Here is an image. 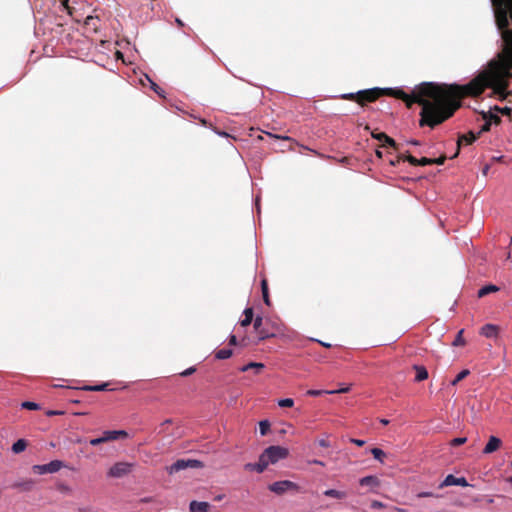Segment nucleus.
Masks as SVG:
<instances>
[{"label":"nucleus","instance_id":"obj_1","mask_svg":"<svg viewBox=\"0 0 512 512\" xmlns=\"http://www.w3.org/2000/svg\"><path fill=\"white\" fill-rule=\"evenodd\" d=\"M486 86H492L496 92L505 88L501 75L480 73L466 85L436 84L425 82L417 86L409 95L401 89L383 88L384 95L401 99L408 108L417 103L422 106L420 126L434 128L451 118L461 106V99L467 96H480Z\"/></svg>","mask_w":512,"mask_h":512},{"label":"nucleus","instance_id":"obj_2","mask_svg":"<svg viewBox=\"0 0 512 512\" xmlns=\"http://www.w3.org/2000/svg\"><path fill=\"white\" fill-rule=\"evenodd\" d=\"M495 20L505 43L506 57L498 63L512 68V0H492Z\"/></svg>","mask_w":512,"mask_h":512},{"label":"nucleus","instance_id":"obj_3","mask_svg":"<svg viewBox=\"0 0 512 512\" xmlns=\"http://www.w3.org/2000/svg\"><path fill=\"white\" fill-rule=\"evenodd\" d=\"M509 70H510L509 67L504 64H501L498 62H491L490 69L483 72V73H495V74L501 75V77L503 78L504 83H505V88L503 91L496 92L495 88L492 86L485 87V88L493 89L494 94H496L500 100H507L509 96H512V92L507 91V87H508L507 78L510 76Z\"/></svg>","mask_w":512,"mask_h":512},{"label":"nucleus","instance_id":"obj_4","mask_svg":"<svg viewBox=\"0 0 512 512\" xmlns=\"http://www.w3.org/2000/svg\"><path fill=\"white\" fill-rule=\"evenodd\" d=\"M288 454L289 451L287 448L281 446H269L262 452L261 457L265 462H267L268 466L270 464L277 463L279 460L285 459Z\"/></svg>","mask_w":512,"mask_h":512},{"label":"nucleus","instance_id":"obj_5","mask_svg":"<svg viewBox=\"0 0 512 512\" xmlns=\"http://www.w3.org/2000/svg\"><path fill=\"white\" fill-rule=\"evenodd\" d=\"M383 88H372L358 91V104L365 106L367 103L375 102L381 96H384Z\"/></svg>","mask_w":512,"mask_h":512},{"label":"nucleus","instance_id":"obj_6","mask_svg":"<svg viewBox=\"0 0 512 512\" xmlns=\"http://www.w3.org/2000/svg\"><path fill=\"white\" fill-rule=\"evenodd\" d=\"M268 489L277 495H283L284 493H286L288 491H294V492L300 491L299 485L290 480L276 481V482L270 484L268 486Z\"/></svg>","mask_w":512,"mask_h":512},{"label":"nucleus","instance_id":"obj_7","mask_svg":"<svg viewBox=\"0 0 512 512\" xmlns=\"http://www.w3.org/2000/svg\"><path fill=\"white\" fill-rule=\"evenodd\" d=\"M202 462L194 459H179L175 463H173L171 466L167 467V471L169 474H175L181 470L187 469V468H200L202 467Z\"/></svg>","mask_w":512,"mask_h":512},{"label":"nucleus","instance_id":"obj_8","mask_svg":"<svg viewBox=\"0 0 512 512\" xmlns=\"http://www.w3.org/2000/svg\"><path fill=\"white\" fill-rule=\"evenodd\" d=\"M132 466V464L127 462H117L109 469L108 476L111 478H121L131 472Z\"/></svg>","mask_w":512,"mask_h":512},{"label":"nucleus","instance_id":"obj_9","mask_svg":"<svg viewBox=\"0 0 512 512\" xmlns=\"http://www.w3.org/2000/svg\"><path fill=\"white\" fill-rule=\"evenodd\" d=\"M128 436L127 432L124 430H107L102 433L101 439L104 443L114 441L120 438H126Z\"/></svg>","mask_w":512,"mask_h":512},{"label":"nucleus","instance_id":"obj_10","mask_svg":"<svg viewBox=\"0 0 512 512\" xmlns=\"http://www.w3.org/2000/svg\"><path fill=\"white\" fill-rule=\"evenodd\" d=\"M478 135L473 133L472 131L468 132L467 134L460 135L457 141V150L456 153L452 156V158H455L458 156L461 144L465 142V144L470 145L473 142H475L478 139Z\"/></svg>","mask_w":512,"mask_h":512},{"label":"nucleus","instance_id":"obj_11","mask_svg":"<svg viewBox=\"0 0 512 512\" xmlns=\"http://www.w3.org/2000/svg\"><path fill=\"white\" fill-rule=\"evenodd\" d=\"M35 481L31 478L18 480L11 485V488L18 489L22 492H29L33 489Z\"/></svg>","mask_w":512,"mask_h":512},{"label":"nucleus","instance_id":"obj_12","mask_svg":"<svg viewBox=\"0 0 512 512\" xmlns=\"http://www.w3.org/2000/svg\"><path fill=\"white\" fill-rule=\"evenodd\" d=\"M452 485L466 487V486H468V482H467L466 478H464V477L457 478L454 475L449 474L444 479L443 483L441 484V487L452 486Z\"/></svg>","mask_w":512,"mask_h":512},{"label":"nucleus","instance_id":"obj_13","mask_svg":"<svg viewBox=\"0 0 512 512\" xmlns=\"http://www.w3.org/2000/svg\"><path fill=\"white\" fill-rule=\"evenodd\" d=\"M500 328L494 324H485L481 330L480 334L486 338H497L499 334Z\"/></svg>","mask_w":512,"mask_h":512},{"label":"nucleus","instance_id":"obj_14","mask_svg":"<svg viewBox=\"0 0 512 512\" xmlns=\"http://www.w3.org/2000/svg\"><path fill=\"white\" fill-rule=\"evenodd\" d=\"M371 136L382 142L383 146H390V147H393L394 149H397V144L395 142L394 139H392L391 137H389L387 134H385L384 132H379V133H375V132H372L371 133Z\"/></svg>","mask_w":512,"mask_h":512},{"label":"nucleus","instance_id":"obj_15","mask_svg":"<svg viewBox=\"0 0 512 512\" xmlns=\"http://www.w3.org/2000/svg\"><path fill=\"white\" fill-rule=\"evenodd\" d=\"M502 444L501 439L496 436H490L488 443L483 449L484 454H491L498 450Z\"/></svg>","mask_w":512,"mask_h":512},{"label":"nucleus","instance_id":"obj_16","mask_svg":"<svg viewBox=\"0 0 512 512\" xmlns=\"http://www.w3.org/2000/svg\"><path fill=\"white\" fill-rule=\"evenodd\" d=\"M267 467V462H265L260 455L259 461L257 463H247L245 464L244 469L248 471H256L257 473H262L265 471Z\"/></svg>","mask_w":512,"mask_h":512},{"label":"nucleus","instance_id":"obj_17","mask_svg":"<svg viewBox=\"0 0 512 512\" xmlns=\"http://www.w3.org/2000/svg\"><path fill=\"white\" fill-rule=\"evenodd\" d=\"M265 368V365L260 362H250L240 368L241 372L253 370L256 375L260 374Z\"/></svg>","mask_w":512,"mask_h":512},{"label":"nucleus","instance_id":"obj_18","mask_svg":"<svg viewBox=\"0 0 512 512\" xmlns=\"http://www.w3.org/2000/svg\"><path fill=\"white\" fill-rule=\"evenodd\" d=\"M210 505L207 502L192 501L190 503V512H208Z\"/></svg>","mask_w":512,"mask_h":512},{"label":"nucleus","instance_id":"obj_19","mask_svg":"<svg viewBox=\"0 0 512 512\" xmlns=\"http://www.w3.org/2000/svg\"><path fill=\"white\" fill-rule=\"evenodd\" d=\"M243 314H244V319H242V320L240 321V325H241L242 327H247V326H249V325L253 322V320H254V312H253V309H252V308H250V307H249V308H246V309L244 310Z\"/></svg>","mask_w":512,"mask_h":512},{"label":"nucleus","instance_id":"obj_20","mask_svg":"<svg viewBox=\"0 0 512 512\" xmlns=\"http://www.w3.org/2000/svg\"><path fill=\"white\" fill-rule=\"evenodd\" d=\"M413 368L416 371L415 381L421 382L428 378V371L424 366L415 365Z\"/></svg>","mask_w":512,"mask_h":512},{"label":"nucleus","instance_id":"obj_21","mask_svg":"<svg viewBox=\"0 0 512 512\" xmlns=\"http://www.w3.org/2000/svg\"><path fill=\"white\" fill-rule=\"evenodd\" d=\"M323 494L327 497H332L339 500L345 499L347 497V493L345 491H339L336 489L325 490Z\"/></svg>","mask_w":512,"mask_h":512},{"label":"nucleus","instance_id":"obj_22","mask_svg":"<svg viewBox=\"0 0 512 512\" xmlns=\"http://www.w3.org/2000/svg\"><path fill=\"white\" fill-rule=\"evenodd\" d=\"M361 486L376 487L379 485V480L376 476H366L360 479Z\"/></svg>","mask_w":512,"mask_h":512},{"label":"nucleus","instance_id":"obj_23","mask_svg":"<svg viewBox=\"0 0 512 512\" xmlns=\"http://www.w3.org/2000/svg\"><path fill=\"white\" fill-rule=\"evenodd\" d=\"M499 291V287L493 284L486 285L478 290V297L482 298L490 293Z\"/></svg>","mask_w":512,"mask_h":512},{"label":"nucleus","instance_id":"obj_24","mask_svg":"<svg viewBox=\"0 0 512 512\" xmlns=\"http://www.w3.org/2000/svg\"><path fill=\"white\" fill-rule=\"evenodd\" d=\"M27 445L28 443L25 439H19L12 445V451L15 454H19L26 449Z\"/></svg>","mask_w":512,"mask_h":512},{"label":"nucleus","instance_id":"obj_25","mask_svg":"<svg viewBox=\"0 0 512 512\" xmlns=\"http://www.w3.org/2000/svg\"><path fill=\"white\" fill-rule=\"evenodd\" d=\"M261 290H262V297H263L264 303L267 306H270L271 302H270V297H269V292H268V283H267L266 279H263L261 281Z\"/></svg>","mask_w":512,"mask_h":512},{"label":"nucleus","instance_id":"obj_26","mask_svg":"<svg viewBox=\"0 0 512 512\" xmlns=\"http://www.w3.org/2000/svg\"><path fill=\"white\" fill-rule=\"evenodd\" d=\"M482 117L485 121H490V123H494L496 125L501 123V118L492 112H483Z\"/></svg>","mask_w":512,"mask_h":512},{"label":"nucleus","instance_id":"obj_27","mask_svg":"<svg viewBox=\"0 0 512 512\" xmlns=\"http://www.w3.org/2000/svg\"><path fill=\"white\" fill-rule=\"evenodd\" d=\"M46 465L48 473H56L63 467V463L60 460H53Z\"/></svg>","mask_w":512,"mask_h":512},{"label":"nucleus","instance_id":"obj_28","mask_svg":"<svg viewBox=\"0 0 512 512\" xmlns=\"http://www.w3.org/2000/svg\"><path fill=\"white\" fill-rule=\"evenodd\" d=\"M81 389L84 391H94V392L106 391V390H108V383H103L100 385H85Z\"/></svg>","mask_w":512,"mask_h":512},{"label":"nucleus","instance_id":"obj_29","mask_svg":"<svg viewBox=\"0 0 512 512\" xmlns=\"http://www.w3.org/2000/svg\"><path fill=\"white\" fill-rule=\"evenodd\" d=\"M233 351L228 348H223L215 352V358L219 360L228 359L232 356Z\"/></svg>","mask_w":512,"mask_h":512},{"label":"nucleus","instance_id":"obj_30","mask_svg":"<svg viewBox=\"0 0 512 512\" xmlns=\"http://www.w3.org/2000/svg\"><path fill=\"white\" fill-rule=\"evenodd\" d=\"M258 339L260 341L268 339L270 337H273L275 334L273 332H270L266 327L262 326L260 331L257 333Z\"/></svg>","mask_w":512,"mask_h":512},{"label":"nucleus","instance_id":"obj_31","mask_svg":"<svg viewBox=\"0 0 512 512\" xmlns=\"http://www.w3.org/2000/svg\"><path fill=\"white\" fill-rule=\"evenodd\" d=\"M99 22L98 17L88 16L85 19V25L92 28L94 31L98 30L97 23Z\"/></svg>","mask_w":512,"mask_h":512},{"label":"nucleus","instance_id":"obj_32","mask_svg":"<svg viewBox=\"0 0 512 512\" xmlns=\"http://www.w3.org/2000/svg\"><path fill=\"white\" fill-rule=\"evenodd\" d=\"M370 451L375 459L383 463L384 458L386 457V454L383 450L380 448H372Z\"/></svg>","mask_w":512,"mask_h":512},{"label":"nucleus","instance_id":"obj_33","mask_svg":"<svg viewBox=\"0 0 512 512\" xmlns=\"http://www.w3.org/2000/svg\"><path fill=\"white\" fill-rule=\"evenodd\" d=\"M463 333H464L463 329L458 331V333H457V335L455 337V340L452 343L453 346H464L466 344V341L463 338Z\"/></svg>","mask_w":512,"mask_h":512},{"label":"nucleus","instance_id":"obj_34","mask_svg":"<svg viewBox=\"0 0 512 512\" xmlns=\"http://www.w3.org/2000/svg\"><path fill=\"white\" fill-rule=\"evenodd\" d=\"M470 374V371L468 369L462 370L460 373L457 374L455 379L451 382L453 386L457 385L460 381L465 379Z\"/></svg>","mask_w":512,"mask_h":512},{"label":"nucleus","instance_id":"obj_35","mask_svg":"<svg viewBox=\"0 0 512 512\" xmlns=\"http://www.w3.org/2000/svg\"><path fill=\"white\" fill-rule=\"evenodd\" d=\"M270 429V423L268 420H262L259 422V430L261 435H266Z\"/></svg>","mask_w":512,"mask_h":512},{"label":"nucleus","instance_id":"obj_36","mask_svg":"<svg viewBox=\"0 0 512 512\" xmlns=\"http://www.w3.org/2000/svg\"><path fill=\"white\" fill-rule=\"evenodd\" d=\"M32 470H33V472H34V473H36V474H40V475H42V474H47V473H48V471H47V465H46V464H43V465H34V466L32 467Z\"/></svg>","mask_w":512,"mask_h":512},{"label":"nucleus","instance_id":"obj_37","mask_svg":"<svg viewBox=\"0 0 512 512\" xmlns=\"http://www.w3.org/2000/svg\"><path fill=\"white\" fill-rule=\"evenodd\" d=\"M494 110L498 113H501L502 115L504 116H511V113H512V109L510 107H499V106H495L494 107Z\"/></svg>","mask_w":512,"mask_h":512},{"label":"nucleus","instance_id":"obj_38","mask_svg":"<svg viewBox=\"0 0 512 512\" xmlns=\"http://www.w3.org/2000/svg\"><path fill=\"white\" fill-rule=\"evenodd\" d=\"M262 326H263V318L260 316H257L253 320V327H254L255 332L258 333L260 331V329L262 328Z\"/></svg>","mask_w":512,"mask_h":512},{"label":"nucleus","instance_id":"obj_39","mask_svg":"<svg viewBox=\"0 0 512 512\" xmlns=\"http://www.w3.org/2000/svg\"><path fill=\"white\" fill-rule=\"evenodd\" d=\"M21 407L28 410H37L39 405L35 402L25 401L21 404Z\"/></svg>","mask_w":512,"mask_h":512},{"label":"nucleus","instance_id":"obj_40","mask_svg":"<svg viewBox=\"0 0 512 512\" xmlns=\"http://www.w3.org/2000/svg\"><path fill=\"white\" fill-rule=\"evenodd\" d=\"M278 405L280 407H292L294 405V400L291 398H285L278 401Z\"/></svg>","mask_w":512,"mask_h":512},{"label":"nucleus","instance_id":"obj_41","mask_svg":"<svg viewBox=\"0 0 512 512\" xmlns=\"http://www.w3.org/2000/svg\"><path fill=\"white\" fill-rule=\"evenodd\" d=\"M341 98L344 100L355 101L356 103H358V92L343 94Z\"/></svg>","mask_w":512,"mask_h":512},{"label":"nucleus","instance_id":"obj_42","mask_svg":"<svg viewBox=\"0 0 512 512\" xmlns=\"http://www.w3.org/2000/svg\"><path fill=\"white\" fill-rule=\"evenodd\" d=\"M467 438L466 437H458L451 440L450 444L451 446H460L464 443H466Z\"/></svg>","mask_w":512,"mask_h":512},{"label":"nucleus","instance_id":"obj_43","mask_svg":"<svg viewBox=\"0 0 512 512\" xmlns=\"http://www.w3.org/2000/svg\"><path fill=\"white\" fill-rule=\"evenodd\" d=\"M404 161L409 162L413 166H419V159L412 155L404 156Z\"/></svg>","mask_w":512,"mask_h":512},{"label":"nucleus","instance_id":"obj_44","mask_svg":"<svg viewBox=\"0 0 512 512\" xmlns=\"http://www.w3.org/2000/svg\"><path fill=\"white\" fill-rule=\"evenodd\" d=\"M267 135H268L269 137H271V138L281 139V140H285V141H289V142H292V143L297 144V143L295 142V140H294V139H292V138H291V137H289V136H279V135H274V134H271V133H267Z\"/></svg>","mask_w":512,"mask_h":512},{"label":"nucleus","instance_id":"obj_45","mask_svg":"<svg viewBox=\"0 0 512 512\" xmlns=\"http://www.w3.org/2000/svg\"><path fill=\"white\" fill-rule=\"evenodd\" d=\"M349 391H350V386H346V387H342V388L337 389V390L326 391V394L347 393Z\"/></svg>","mask_w":512,"mask_h":512},{"label":"nucleus","instance_id":"obj_46","mask_svg":"<svg viewBox=\"0 0 512 512\" xmlns=\"http://www.w3.org/2000/svg\"><path fill=\"white\" fill-rule=\"evenodd\" d=\"M491 128V123L490 121H485V123L482 125L480 131L477 133L478 137L484 133V132H488Z\"/></svg>","mask_w":512,"mask_h":512},{"label":"nucleus","instance_id":"obj_47","mask_svg":"<svg viewBox=\"0 0 512 512\" xmlns=\"http://www.w3.org/2000/svg\"><path fill=\"white\" fill-rule=\"evenodd\" d=\"M326 391L327 390H308L307 395L316 397L322 394H326Z\"/></svg>","mask_w":512,"mask_h":512},{"label":"nucleus","instance_id":"obj_48","mask_svg":"<svg viewBox=\"0 0 512 512\" xmlns=\"http://www.w3.org/2000/svg\"><path fill=\"white\" fill-rule=\"evenodd\" d=\"M432 165V158L422 157L419 159V166Z\"/></svg>","mask_w":512,"mask_h":512},{"label":"nucleus","instance_id":"obj_49","mask_svg":"<svg viewBox=\"0 0 512 512\" xmlns=\"http://www.w3.org/2000/svg\"><path fill=\"white\" fill-rule=\"evenodd\" d=\"M446 160V156L442 155L439 158L432 159V164L442 165Z\"/></svg>","mask_w":512,"mask_h":512},{"label":"nucleus","instance_id":"obj_50","mask_svg":"<svg viewBox=\"0 0 512 512\" xmlns=\"http://www.w3.org/2000/svg\"><path fill=\"white\" fill-rule=\"evenodd\" d=\"M195 371H196L195 367H190V368L184 370L183 372H181L180 375L183 377H186V376L193 374Z\"/></svg>","mask_w":512,"mask_h":512},{"label":"nucleus","instance_id":"obj_51","mask_svg":"<svg viewBox=\"0 0 512 512\" xmlns=\"http://www.w3.org/2000/svg\"><path fill=\"white\" fill-rule=\"evenodd\" d=\"M104 443L103 440L101 439V437H98V438H94V439H91L89 441V444L92 445V446H98L100 444Z\"/></svg>","mask_w":512,"mask_h":512},{"label":"nucleus","instance_id":"obj_52","mask_svg":"<svg viewBox=\"0 0 512 512\" xmlns=\"http://www.w3.org/2000/svg\"><path fill=\"white\" fill-rule=\"evenodd\" d=\"M318 444L321 446V447H330V442L327 440V439H320L318 440Z\"/></svg>","mask_w":512,"mask_h":512},{"label":"nucleus","instance_id":"obj_53","mask_svg":"<svg viewBox=\"0 0 512 512\" xmlns=\"http://www.w3.org/2000/svg\"><path fill=\"white\" fill-rule=\"evenodd\" d=\"M400 161H404V156L403 155H399L396 160H391L390 163L391 165L395 166L397 165L398 163H400Z\"/></svg>","mask_w":512,"mask_h":512},{"label":"nucleus","instance_id":"obj_54","mask_svg":"<svg viewBox=\"0 0 512 512\" xmlns=\"http://www.w3.org/2000/svg\"><path fill=\"white\" fill-rule=\"evenodd\" d=\"M350 441H351L352 443H354L355 445L360 446V447H361V446H363V445L365 444V441H364V440H360V439H354V438H352V439H350Z\"/></svg>","mask_w":512,"mask_h":512},{"label":"nucleus","instance_id":"obj_55","mask_svg":"<svg viewBox=\"0 0 512 512\" xmlns=\"http://www.w3.org/2000/svg\"><path fill=\"white\" fill-rule=\"evenodd\" d=\"M229 344L230 345H236L237 344V337L236 335L232 334L229 337Z\"/></svg>","mask_w":512,"mask_h":512},{"label":"nucleus","instance_id":"obj_56","mask_svg":"<svg viewBox=\"0 0 512 512\" xmlns=\"http://www.w3.org/2000/svg\"><path fill=\"white\" fill-rule=\"evenodd\" d=\"M383 506H384L383 503H381L379 501H374L372 504L373 508H382Z\"/></svg>","mask_w":512,"mask_h":512},{"label":"nucleus","instance_id":"obj_57","mask_svg":"<svg viewBox=\"0 0 512 512\" xmlns=\"http://www.w3.org/2000/svg\"><path fill=\"white\" fill-rule=\"evenodd\" d=\"M432 494L430 492H421L418 494V497L422 498V497H429L431 496Z\"/></svg>","mask_w":512,"mask_h":512},{"label":"nucleus","instance_id":"obj_58","mask_svg":"<svg viewBox=\"0 0 512 512\" xmlns=\"http://www.w3.org/2000/svg\"><path fill=\"white\" fill-rule=\"evenodd\" d=\"M310 463H312V464H316V465H321V466H324V465H325V464H324V462H322V461H320V460H316V459H315V460L310 461Z\"/></svg>","mask_w":512,"mask_h":512},{"label":"nucleus","instance_id":"obj_59","mask_svg":"<svg viewBox=\"0 0 512 512\" xmlns=\"http://www.w3.org/2000/svg\"><path fill=\"white\" fill-rule=\"evenodd\" d=\"M394 510H395L396 512H408L406 509H404V508H399V507H395V508H394Z\"/></svg>","mask_w":512,"mask_h":512},{"label":"nucleus","instance_id":"obj_60","mask_svg":"<svg viewBox=\"0 0 512 512\" xmlns=\"http://www.w3.org/2000/svg\"><path fill=\"white\" fill-rule=\"evenodd\" d=\"M63 7L68 8V2L69 0H61Z\"/></svg>","mask_w":512,"mask_h":512},{"label":"nucleus","instance_id":"obj_61","mask_svg":"<svg viewBox=\"0 0 512 512\" xmlns=\"http://www.w3.org/2000/svg\"><path fill=\"white\" fill-rule=\"evenodd\" d=\"M381 423H382L383 425H387V424L389 423V420H387V419H381Z\"/></svg>","mask_w":512,"mask_h":512},{"label":"nucleus","instance_id":"obj_62","mask_svg":"<svg viewBox=\"0 0 512 512\" xmlns=\"http://www.w3.org/2000/svg\"><path fill=\"white\" fill-rule=\"evenodd\" d=\"M409 143L412 145H419V142L417 140H411Z\"/></svg>","mask_w":512,"mask_h":512},{"label":"nucleus","instance_id":"obj_63","mask_svg":"<svg viewBox=\"0 0 512 512\" xmlns=\"http://www.w3.org/2000/svg\"><path fill=\"white\" fill-rule=\"evenodd\" d=\"M176 22H177V24H178L179 26H183V25H184V24H183V22H182L180 19H176Z\"/></svg>","mask_w":512,"mask_h":512},{"label":"nucleus","instance_id":"obj_64","mask_svg":"<svg viewBox=\"0 0 512 512\" xmlns=\"http://www.w3.org/2000/svg\"><path fill=\"white\" fill-rule=\"evenodd\" d=\"M376 155H377L379 158H381V157H382V153H381L380 151H378V150L376 151Z\"/></svg>","mask_w":512,"mask_h":512}]
</instances>
